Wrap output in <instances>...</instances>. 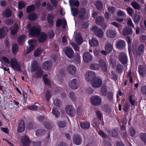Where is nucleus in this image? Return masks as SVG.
<instances>
[{
	"label": "nucleus",
	"instance_id": "obj_5",
	"mask_svg": "<svg viewBox=\"0 0 146 146\" xmlns=\"http://www.w3.org/2000/svg\"><path fill=\"white\" fill-rule=\"evenodd\" d=\"M118 58L123 64H125L128 62V58L126 54L124 52H121L119 53Z\"/></svg>",
	"mask_w": 146,
	"mask_h": 146
},
{
	"label": "nucleus",
	"instance_id": "obj_8",
	"mask_svg": "<svg viewBox=\"0 0 146 146\" xmlns=\"http://www.w3.org/2000/svg\"><path fill=\"white\" fill-rule=\"evenodd\" d=\"M72 142L76 145H81L82 142V139L81 135L78 134L74 135L73 136Z\"/></svg>",
	"mask_w": 146,
	"mask_h": 146
},
{
	"label": "nucleus",
	"instance_id": "obj_55",
	"mask_svg": "<svg viewBox=\"0 0 146 146\" xmlns=\"http://www.w3.org/2000/svg\"><path fill=\"white\" fill-rule=\"evenodd\" d=\"M75 41L78 45H80L83 42V39L81 36H78L76 37Z\"/></svg>",
	"mask_w": 146,
	"mask_h": 146
},
{
	"label": "nucleus",
	"instance_id": "obj_44",
	"mask_svg": "<svg viewBox=\"0 0 146 146\" xmlns=\"http://www.w3.org/2000/svg\"><path fill=\"white\" fill-rule=\"evenodd\" d=\"M96 24L98 25L101 24L102 23L104 22V17L102 16L97 17L96 20Z\"/></svg>",
	"mask_w": 146,
	"mask_h": 146
},
{
	"label": "nucleus",
	"instance_id": "obj_50",
	"mask_svg": "<svg viewBox=\"0 0 146 146\" xmlns=\"http://www.w3.org/2000/svg\"><path fill=\"white\" fill-rule=\"evenodd\" d=\"M42 51V49L38 48L35 51L34 55L35 57H38L41 54Z\"/></svg>",
	"mask_w": 146,
	"mask_h": 146
},
{
	"label": "nucleus",
	"instance_id": "obj_1",
	"mask_svg": "<svg viewBox=\"0 0 146 146\" xmlns=\"http://www.w3.org/2000/svg\"><path fill=\"white\" fill-rule=\"evenodd\" d=\"M137 46V44L136 43L132 44V50L133 54L135 55L142 56L145 52L144 45L142 44H141L138 47L137 50L136 47Z\"/></svg>",
	"mask_w": 146,
	"mask_h": 146
},
{
	"label": "nucleus",
	"instance_id": "obj_62",
	"mask_svg": "<svg viewBox=\"0 0 146 146\" xmlns=\"http://www.w3.org/2000/svg\"><path fill=\"white\" fill-rule=\"evenodd\" d=\"M126 10L128 14L130 15H132L134 13L133 9L130 7H128L127 8Z\"/></svg>",
	"mask_w": 146,
	"mask_h": 146
},
{
	"label": "nucleus",
	"instance_id": "obj_38",
	"mask_svg": "<svg viewBox=\"0 0 146 146\" xmlns=\"http://www.w3.org/2000/svg\"><path fill=\"white\" fill-rule=\"evenodd\" d=\"M100 91L101 95L105 96L107 93V89L106 86H103L100 89Z\"/></svg>",
	"mask_w": 146,
	"mask_h": 146
},
{
	"label": "nucleus",
	"instance_id": "obj_61",
	"mask_svg": "<svg viewBox=\"0 0 146 146\" xmlns=\"http://www.w3.org/2000/svg\"><path fill=\"white\" fill-rule=\"evenodd\" d=\"M98 41L96 38H92V46H98Z\"/></svg>",
	"mask_w": 146,
	"mask_h": 146
},
{
	"label": "nucleus",
	"instance_id": "obj_63",
	"mask_svg": "<svg viewBox=\"0 0 146 146\" xmlns=\"http://www.w3.org/2000/svg\"><path fill=\"white\" fill-rule=\"evenodd\" d=\"M100 65L98 64L94 63L92 64V70H97L100 69Z\"/></svg>",
	"mask_w": 146,
	"mask_h": 146
},
{
	"label": "nucleus",
	"instance_id": "obj_58",
	"mask_svg": "<svg viewBox=\"0 0 146 146\" xmlns=\"http://www.w3.org/2000/svg\"><path fill=\"white\" fill-rule=\"evenodd\" d=\"M58 126L60 128H64L66 127V121H60L58 123Z\"/></svg>",
	"mask_w": 146,
	"mask_h": 146
},
{
	"label": "nucleus",
	"instance_id": "obj_33",
	"mask_svg": "<svg viewBox=\"0 0 146 146\" xmlns=\"http://www.w3.org/2000/svg\"><path fill=\"white\" fill-rule=\"evenodd\" d=\"M36 72L33 74L34 76L36 78H39L42 77L43 74V71L40 68L37 70Z\"/></svg>",
	"mask_w": 146,
	"mask_h": 146
},
{
	"label": "nucleus",
	"instance_id": "obj_18",
	"mask_svg": "<svg viewBox=\"0 0 146 146\" xmlns=\"http://www.w3.org/2000/svg\"><path fill=\"white\" fill-rule=\"evenodd\" d=\"M52 66L51 62L49 61H46L44 62L42 65V68L45 70H49L51 69Z\"/></svg>",
	"mask_w": 146,
	"mask_h": 146
},
{
	"label": "nucleus",
	"instance_id": "obj_22",
	"mask_svg": "<svg viewBox=\"0 0 146 146\" xmlns=\"http://www.w3.org/2000/svg\"><path fill=\"white\" fill-rule=\"evenodd\" d=\"M38 64L36 60H34L31 63V72H33L37 70Z\"/></svg>",
	"mask_w": 146,
	"mask_h": 146
},
{
	"label": "nucleus",
	"instance_id": "obj_54",
	"mask_svg": "<svg viewBox=\"0 0 146 146\" xmlns=\"http://www.w3.org/2000/svg\"><path fill=\"white\" fill-rule=\"evenodd\" d=\"M26 5L24 1H21L18 3V8L20 10H21L24 8Z\"/></svg>",
	"mask_w": 146,
	"mask_h": 146
},
{
	"label": "nucleus",
	"instance_id": "obj_20",
	"mask_svg": "<svg viewBox=\"0 0 146 146\" xmlns=\"http://www.w3.org/2000/svg\"><path fill=\"white\" fill-rule=\"evenodd\" d=\"M83 58L84 62L86 63L88 62L91 60V55L88 52L84 54Z\"/></svg>",
	"mask_w": 146,
	"mask_h": 146
},
{
	"label": "nucleus",
	"instance_id": "obj_19",
	"mask_svg": "<svg viewBox=\"0 0 146 146\" xmlns=\"http://www.w3.org/2000/svg\"><path fill=\"white\" fill-rule=\"evenodd\" d=\"M70 87L76 90L78 87V85L77 83V80L76 79L72 80L69 83Z\"/></svg>",
	"mask_w": 146,
	"mask_h": 146
},
{
	"label": "nucleus",
	"instance_id": "obj_57",
	"mask_svg": "<svg viewBox=\"0 0 146 146\" xmlns=\"http://www.w3.org/2000/svg\"><path fill=\"white\" fill-rule=\"evenodd\" d=\"M44 127L48 129H51L52 127V125L48 121H46L43 123Z\"/></svg>",
	"mask_w": 146,
	"mask_h": 146
},
{
	"label": "nucleus",
	"instance_id": "obj_43",
	"mask_svg": "<svg viewBox=\"0 0 146 146\" xmlns=\"http://www.w3.org/2000/svg\"><path fill=\"white\" fill-rule=\"evenodd\" d=\"M69 3L70 6L78 7L79 5V2L77 0H70Z\"/></svg>",
	"mask_w": 146,
	"mask_h": 146
},
{
	"label": "nucleus",
	"instance_id": "obj_6",
	"mask_svg": "<svg viewBox=\"0 0 146 146\" xmlns=\"http://www.w3.org/2000/svg\"><path fill=\"white\" fill-rule=\"evenodd\" d=\"M10 64L12 68L19 72L21 70V66L20 64H18L17 60L15 59H11L10 60Z\"/></svg>",
	"mask_w": 146,
	"mask_h": 146
},
{
	"label": "nucleus",
	"instance_id": "obj_59",
	"mask_svg": "<svg viewBox=\"0 0 146 146\" xmlns=\"http://www.w3.org/2000/svg\"><path fill=\"white\" fill-rule=\"evenodd\" d=\"M72 15L74 17H76L78 13L79 10L76 8H71Z\"/></svg>",
	"mask_w": 146,
	"mask_h": 146
},
{
	"label": "nucleus",
	"instance_id": "obj_10",
	"mask_svg": "<svg viewBox=\"0 0 146 146\" xmlns=\"http://www.w3.org/2000/svg\"><path fill=\"white\" fill-rule=\"evenodd\" d=\"M64 52L67 56L70 58H72L74 56V53L72 48L69 46L66 47L64 50Z\"/></svg>",
	"mask_w": 146,
	"mask_h": 146
},
{
	"label": "nucleus",
	"instance_id": "obj_9",
	"mask_svg": "<svg viewBox=\"0 0 146 146\" xmlns=\"http://www.w3.org/2000/svg\"><path fill=\"white\" fill-rule=\"evenodd\" d=\"M29 45V48L26 51L27 54H29L33 50L35 47V44L37 43V41L35 39H30L28 41Z\"/></svg>",
	"mask_w": 146,
	"mask_h": 146
},
{
	"label": "nucleus",
	"instance_id": "obj_14",
	"mask_svg": "<svg viewBox=\"0 0 146 146\" xmlns=\"http://www.w3.org/2000/svg\"><path fill=\"white\" fill-rule=\"evenodd\" d=\"M138 72L140 76L144 77L146 74V68L142 65H139L138 66Z\"/></svg>",
	"mask_w": 146,
	"mask_h": 146
},
{
	"label": "nucleus",
	"instance_id": "obj_4",
	"mask_svg": "<svg viewBox=\"0 0 146 146\" xmlns=\"http://www.w3.org/2000/svg\"><path fill=\"white\" fill-rule=\"evenodd\" d=\"M92 31L97 37L100 38H102L103 37L104 33L103 30L97 26H94L92 27Z\"/></svg>",
	"mask_w": 146,
	"mask_h": 146
},
{
	"label": "nucleus",
	"instance_id": "obj_26",
	"mask_svg": "<svg viewBox=\"0 0 146 146\" xmlns=\"http://www.w3.org/2000/svg\"><path fill=\"white\" fill-rule=\"evenodd\" d=\"M18 29V25L16 23H14L13 25L12 29L11 31V34L13 35H16Z\"/></svg>",
	"mask_w": 146,
	"mask_h": 146
},
{
	"label": "nucleus",
	"instance_id": "obj_60",
	"mask_svg": "<svg viewBox=\"0 0 146 146\" xmlns=\"http://www.w3.org/2000/svg\"><path fill=\"white\" fill-rule=\"evenodd\" d=\"M96 114L97 118L100 121L102 120V119H103V115L100 111H96Z\"/></svg>",
	"mask_w": 146,
	"mask_h": 146
},
{
	"label": "nucleus",
	"instance_id": "obj_41",
	"mask_svg": "<svg viewBox=\"0 0 146 146\" xmlns=\"http://www.w3.org/2000/svg\"><path fill=\"white\" fill-rule=\"evenodd\" d=\"M74 61L76 64L79 63L80 62V54L78 53H76L75 56H74Z\"/></svg>",
	"mask_w": 146,
	"mask_h": 146
},
{
	"label": "nucleus",
	"instance_id": "obj_25",
	"mask_svg": "<svg viewBox=\"0 0 146 146\" xmlns=\"http://www.w3.org/2000/svg\"><path fill=\"white\" fill-rule=\"evenodd\" d=\"M132 33V30L131 27H126L125 29H124L123 31V35L125 36L130 35Z\"/></svg>",
	"mask_w": 146,
	"mask_h": 146
},
{
	"label": "nucleus",
	"instance_id": "obj_45",
	"mask_svg": "<svg viewBox=\"0 0 146 146\" xmlns=\"http://www.w3.org/2000/svg\"><path fill=\"white\" fill-rule=\"evenodd\" d=\"M12 51L13 54L17 53L19 50V46L17 44H14L12 47Z\"/></svg>",
	"mask_w": 146,
	"mask_h": 146
},
{
	"label": "nucleus",
	"instance_id": "obj_49",
	"mask_svg": "<svg viewBox=\"0 0 146 146\" xmlns=\"http://www.w3.org/2000/svg\"><path fill=\"white\" fill-rule=\"evenodd\" d=\"M129 100L130 103L132 106H135V104L136 101L134 99V96L131 95L129 97Z\"/></svg>",
	"mask_w": 146,
	"mask_h": 146
},
{
	"label": "nucleus",
	"instance_id": "obj_7",
	"mask_svg": "<svg viewBox=\"0 0 146 146\" xmlns=\"http://www.w3.org/2000/svg\"><path fill=\"white\" fill-rule=\"evenodd\" d=\"M101 98L98 95L92 96V105L98 106L100 105L102 103Z\"/></svg>",
	"mask_w": 146,
	"mask_h": 146
},
{
	"label": "nucleus",
	"instance_id": "obj_37",
	"mask_svg": "<svg viewBox=\"0 0 146 146\" xmlns=\"http://www.w3.org/2000/svg\"><path fill=\"white\" fill-rule=\"evenodd\" d=\"M85 79L87 81L91 83V71H89L86 73Z\"/></svg>",
	"mask_w": 146,
	"mask_h": 146
},
{
	"label": "nucleus",
	"instance_id": "obj_29",
	"mask_svg": "<svg viewBox=\"0 0 146 146\" xmlns=\"http://www.w3.org/2000/svg\"><path fill=\"white\" fill-rule=\"evenodd\" d=\"M26 38L25 35H22L19 36L17 38V42L19 45H22Z\"/></svg>",
	"mask_w": 146,
	"mask_h": 146
},
{
	"label": "nucleus",
	"instance_id": "obj_12",
	"mask_svg": "<svg viewBox=\"0 0 146 146\" xmlns=\"http://www.w3.org/2000/svg\"><path fill=\"white\" fill-rule=\"evenodd\" d=\"M25 129V124L24 121L23 119H21L18 124L17 131L19 133L23 132Z\"/></svg>",
	"mask_w": 146,
	"mask_h": 146
},
{
	"label": "nucleus",
	"instance_id": "obj_40",
	"mask_svg": "<svg viewBox=\"0 0 146 146\" xmlns=\"http://www.w3.org/2000/svg\"><path fill=\"white\" fill-rule=\"evenodd\" d=\"M139 136L141 141L146 145V133L145 132H141L139 134Z\"/></svg>",
	"mask_w": 146,
	"mask_h": 146
},
{
	"label": "nucleus",
	"instance_id": "obj_31",
	"mask_svg": "<svg viewBox=\"0 0 146 146\" xmlns=\"http://www.w3.org/2000/svg\"><path fill=\"white\" fill-rule=\"evenodd\" d=\"M105 49L108 53H110L113 49V45L110 43H107L105 46Z\"/></svg>",
	"mask_w": 146,
	"mask_h": 146
},
{
	"label": "nucleus",
	"instance_id": "obj_51",
	"mask_svg": "<svg viewBox=\"0 0 146 146\" xmlns=\"http://www.w3.org/2000/svg\"><path fill=\"white\" fill-rule=\"evenodd\" d=\"M136 133V131L134 128L132 127H130L129 129V134L131 136H133Z\"/></svg>",
	"mask_w": 146,
	"mask_h": 146
},
{
	"label": "nucleus",
	"instance_id": "obj_27",
	"mask_svg": "<svg viewBox=\"0 0 146 146\" xmlns=\"http://www.w3.org/2000/svg\"><path fill=\"white\" fill-rule=\"evenodd\" d=\"M108 134L110 136L115 137L117 136L118 133L117 130L113 129L108 131Z\"/></svg>",
	"mask_w": 146,
	"mask_h": 146
},
{
	"label": "nucleus",
	"instance_id": "obj_23",
	"mask_svg": "<svg viewBox=\"0 0 146 146\" xmlns=\"http://www.w3.org/2000/svg\"><path fill=\"white\" fill-rule=\"evenodd\" d=\"M12 15V12L9 9L7 8L5 11L2 12V16L5 18H8L10 17Z\"/></svg>",
	"mask_w": 146,
	"mask_h": 146
},
{
	"label": "nucleus",
	"instance_id": "obj_11",
	"mask_svg": "<svg viewBox=\"0 0 146 146\" xmlns=\"http://www.w3.org/2000/svg\"><path fill=\"white\" fill-rule=\"evenodd\" d=\"M65 110L67 114L70 116H74L75 115V110L71 105L66 106Z\"/></svg>",
	"mask_w": 146,
	"mask_h": 146
},
{
	"label": "nucleus",
	"instance_id": "obj_17",
	"mask_svg": "<svg viewBox=\"0 0 146 146\" xmlns=\"http://www.w3.org/2000/svg\"><path fill=\"white\" fill-rule=\"evenodd\" d=\"M125 43L124 41L119 40L116 43V48L119 50H123L125 46Z\"/></svg>",
	"mask_w": 146,
	"mask_h": 146
},
{
	"label": "nucleus",
	"instance_id": "obj_52",
	"mask_svg": "<svg viewBox=\"0 0 146 146\" xmlns=\"http://www.w3.org/2000/svg\"><path fill=\"white\" fill-rule=\"evenodd\" d=\"M140 19V16L137 14H135L134 15L133 21L135 23H137L139 22Z\"/></svg>",
	"mask_w": 146,
	"mask_h": 146
},
{
	"label": "nucleus",
	"instance_id": "obj_3",
	"mask_svg": "<svg viewBox=\"0 0 146 146\" xmlns=\"http://www.w3.org/2000/svg\"><path fill=\"white\" fill-rule=\"evenodd\" d=\"M41 31L40 27L36 26H33L29 30V34L30 35L34 37L39 36Z\"/></svg>",
	"mask_w": 146,
	"mask_h": 146
},
{
	"label": "nucleus",
	"instance_id": "obj_28",
	"mask_svg": "<svg viewBox=\"0 0 146 146\" xmlns=\"http://www.w3.org/2000/svg\"><path fill=\"white\" fill-rule=\"evenodd\" d=\"M97 9L99 11H101L103 9V5L102 2L100 0L96 1L95 3Z\"/></svg>",
	"mask_w": 146,
	"mask_h": 146
},
{
	"label": "nucleus",
	"instance_id": "obj_42",
	"mask_svg": "<svg viewBox=\"0 0 146 146\" xmlns=\"http://www.w3.org/2000/svg\"><path fill=\"white\" fill-rule=\"evenodd\" d=\"M48 75L46 74H44L43 76V79L45 84L47 85H50V81L49 79L47 78Z\"/></svg>",
	"mask_w": 146,
	"mask_h": 146
},
{
	"label": "nucleus",
	"instance_id": "obj_32",
	"mask_svg": "<svg viewBox=\"0 0 146 146\" xmlns=\"http://www.w3.org/2000/svg\"><path fill=\"white\" fill-rule=\"evenodd\" d=\"M28 18L29 20L34 21L37 19V16L36 13L33 12L29 14Z\"/></svg>",
	"mask_w": 146,
	"mask_h": 146
},
{
	"label": "nucleus",
	"instance_id": "obj_39",
	"mask_svg": "<svg viewBox=\"0 0 146 146\" xmlns=\"http://www.w3.org/2000/svg\"><path fill=\"white\" fill-rule=\"evenodd\" d=\"M52 113L56 118L59 117L60 116V113L58 110V109L56 108H54L52 109Z\"/></svg>",
	"mask_w": 146,
	"mask_h": 146
},
{
	"label": "nucleus",
	"instance_id": "obj_2",
	"mask_svg": "<svg viewBox=\"0 0 146 146\" xmlns=\"http://www.w3.org/2000/svg\"><path fill=\"white\" fill-rule=\"evenodd\" d=\"M96 76L95 73L92 71V86L95 88H99L102 86V81L100 78Z\"/></svg>",
	"mask_w": 146,
	"mask_h": 146
},
{
	"label": "nucleus",
	"instance_id": "obj_46",
	"mask_svg": "<svg viewBox=\"0 0 146 146\" xmlns=\"http://www.w3.org/2000/svg\"><path fill=\"white\" fill-rule=\"evenodd\" d=\"M35 123L33 121L29 122L27 124V127L28 129L31 130L35 128Z\"/></svg>",
	"mask_w": 146,
	"mask_h": 146
},
{
	"label": "nucleus",
	"instance_id": "obj_48",
	"mask_svg": "<svg viewBox=\"0 0 146 146\" xmlns=\"http://www.w3.org/2000/svg\"><path fill=\"white\" fill-rule=\"evenodd\" d=\"M116 70L117 73L119 74H121L123 72V70L122 65L120 64H117Z\"/></svg>",
	"mask_w": 146,
	"mask_h": 146
},
{
	"label": "nucleus",
	"instance_id": "obj_30",
	"mask_svg": "<svg viewBox=\"0 0 146 146\" xmlns=\"http://www.w3.org/2000/svg\"><path fill=\"white\" fill-rule=\"evenodd\" d=\"M67 69L69 73L72 75L75 73L76 68L75 66L72 65H69L67 67Z\"/></svg>",
	"mask_w": 146,
	"mask_h": 146
},
{
	"label": "nucleus",
	"instance_id": "obj_35",
	"mask_svg": "<svg viewBox=\"0 0 146 146\" xmlns=\"http://www.w3.org/2000/svg\"><path fill=\"white\" fill-rule=\"evenodd\" d=\"M131 5L135 9L139 10L141 8V5L136 1L132 2L131 3Z\"/></svg>",
	"mask_w": 146,
	"mask_h": 146
},
{
	"label": "nucleus",
	"instance_id": "obj_15",
	"mask_svg": "<svg viewBox=\"0 0 146 146\" xmlns=\"http://www.w3.org/2000/svg\"><path fill=\"white\" fill-rule=\"evenodd\" d=\"M55 16L51 13L48 14L47 16V21L49 24V27H52L54 25L53 20Z\"/></svg>",
	"mask_w": 146,
	"mask_h": 146
},
{
	"label": "nucleus",
	"instance_id": "obj_56",
	"mask_svg": "<svg viewBox=\"0 0 146 146\" xmlns=\"http://www.w3.org/2000/svg\"><path fill=\"white\" fill-rule=\"evenodd\" d=\"M53 103L55 106L60 107L61 104V102L60 99L56 98L54 100Z\"/></svg>",
	"mask_w": 146,
	"mask_h": 146
},
{
	"label": "nucleus",
	"instance_id": "obj_21",
	"mask_svg": "<svg viewBox=\"0 0 146 146\" xmlns=\"http://www.w3.org/2000/svg\"><path fill=\"white\" fill-rule=\"evenodd\" d=\"M21 142L23 146H29L30 141L27 136H25L21 138Z\"/></svg>",
	"mask_w": 146,
	"mask_h": 146
},
{
	"label": "nucleus",
	"instance_id": "obj_53",
	"mask_svg": "<svg viewBox=\"0 0 146 146\" xmlns=\"http://www.w3.org/2000/svg\"><path fill=\"white\" fill-rule=\"evenodd\" d=\"M130 105L129 104V103L126 102L125 103V105L123 106V110L124 111L125 113L128 112Z\"/></svg>",
	"mask_w": 146,
	"mask_h": 146
},
{
	"label": "nucleus",
	"instance_id": "obj_13",
	"mask_svg": "<svg viewBox=\"0 0 146 146\" xmlns=\"http://www.w3.org/2000/svg\"><path fill=\"white\" fill-rule=\"evenodd\" d=\"M86 13V10L85 8L83 7L80 8L78 12V17L81 19H86L85 15Z\"/></svg>",
	"mask_w": 146,
	"mask_h": 146
},
{
	"label": "nucleus",
	"instance_id": "obj_64",
	"mask_svg": "<svg viewBox=\"0 0 146 146\" xmlns=\"http://www.w3.org/2000/svg\"><path fill=\"white\" fill-rule=\"evenodd\" d=\"M108 11L111 14L113 15L115 11V9L113 7H109L108 8Z\"/></svg>",
	"mask_w": 146,
	"mask_h": 146
},
{
	"label": "nucleus",
	"instance_id": "obj_36",
	"mask_svg": "<svg viewBox=\"0 0 146 146\" xmlns=\"http://www.w3.org/2000/svg\"><path fill=\"white\" fill-rule=\"evenodd\" d=\"M46 133L45 130L43 129H39L35 131V134L38 136L44 135Z\"/></svg>",
	"mask_w": 146,
	"mask_h": 146
},
{
	"label": "nucleus",
	"instance_id": "obj_34",
	"mask_svg": "<svg viewBox=\"0 0 146 146\" xmlns=\"http://www.w3.org/2000/svg\"><path fill=\"white\" fill-rule=\"evenodd\" d=\"M80 126L82 129H87L89 128L90 126V123L88 122H82L80 123Z\"/></svg>",
	"mask_w": 146,
	"mask_h": 146
},
{
	"label": "nucleus",
	"instance_id": "obj_24",
	"mask_svg": "<svg viewBox=\"0 0 146 146\" xmlns=\"http://www.w3.org/2000/svg\"><path fill=\"white\" fill-rule=\"evenodd\" d=\"M108 37L110 38H114L116 35V31L112 29H109L107 33Z\"/></svg>",
	"mask_w": 146,
	"mask_h": 146
},
{
	"label": "nucleus",
	"instance_id": "obj_16",
	"mask_svg": "<svg viewBox=\"0 0 146 146\" xmlns=\"http://www.w3.org/2000/svg\"><path fill=\"white\" fill-rule=\"evenodd\" d=\"M39 36L38 40L40 43L44 42L47 39V35L44 32H41Z\"/></svg>",
	"mask_w": 146,
	"mask_h": 146
},
{
	"label": "nucleus",
	"instance_id": "obj_47",
	"mask_svg": "<svg viewBox=\"0 0 146 146\" xmlns=\"http://www.w3.org/2000/svg\"><path fill=\"white\" fill-rule=\"evenodd\" d=\"M35 9L34 5L32 4L27 7L26 11L27 13H29L34 11Z\"/></svg>",
	"mask_w": 146,
	"mask_h": 146
}]
</instances>
